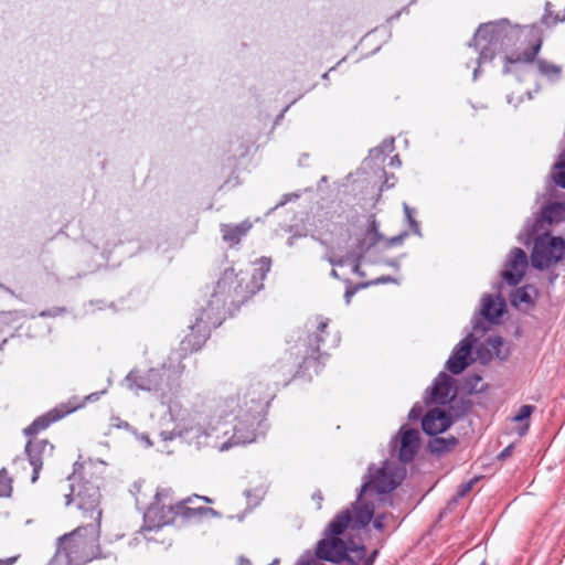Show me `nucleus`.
<instances>
[{"instance_id": "obj_26", "label": "nucleus", "mask_w": 565, "mask_h": 565, "mask_svg": "<svg viewBox=\"0 0 565 565\" xmlns=\"http://www.w3.org/2000/svg\"><path fill=\"white\" fill-rule=\"evenodd\" d=\"M501 32H502V26L499 23L489 22V23L481 24L479 26L476 36L482 38L484 40H489L490 42H492L493 40H495L497 38L500 36Z\"/></svg>"}, {"instance_id": "obj_9", "label": "nucleus", "mask_w": 565, "mask_h": 565, "mask_svg": "<svg viewBox=\"0 0 565 565\" xmlns=\"http://www.w3.org/2000/svg\"><path fill=\"white\" fill-rule=\"evenodd\" d=\"M316 331L307 339V349L305 360H320L328 355L329 351L337 348L340 343V337L337 331L328 330V319L319 318L316 320Z\"/></svg>"}, {"instance_id": "obj_19", "label": "nucleus", "mask_w": 565, "mask_h": 565, "mask_svg": "<svg viewBox=\"0 0 565 565\" xmlns=\"http://www.w3.org/2000/svg\"><path fill=\"white\" fill-rule=\"evenodd\" d=\"M456 395L454 380L446 373H440L434 382L430 399L436 404H446Z\"/></svg>"}, {"instance_id": "obj_35", "label": "nucleus", "mask_w": 565, "mask_h": 565, "mask_svg": "<svg viewBox=\"0 0 565 565\" xmlns=\"http://www.w3.org/2000/svg\"><path fill=\"white\" fill-rule=\"evenodd\" d=\"M20 558V555H13L7 558H0V565H13Z\"/></svg>"}, {"instance_id": "obj_3", "label": "nucleus", "mask_w": 565, "mask_h": 565, "mask_svg": "<svg viewBox=\"0 0 565 565\" xmlns=\"http://www.w3.org/2000/svg\"><path fill=\"white\" fill-rule=\"evenodd\" d=\"M270 267V258L262 257L254 263L252 269L236 271L233 267L227 268L217 280L213 296L232 303H243L263 288Z\"/></svg>"}, {"instance_id": "obj_15", "label": "nucleus", "mask_w": 565, "mask_h": 565, "mask_svg": "<svg viewBox=\"0 0 565 565\" xmlns=\"http://www.w3.org/2000/svg\"><path fill=\"white\" fill-rule=\"evenodd\" d=\"M472 345L473 339L471 337H467L459 342L446 363V367L450 373L458 375L470 365L473 361L471 358Z\"/></svg>"}, {"instance_id": "obj_38", "label": "nucleus", "mask_w": 565, "mask_h": 565, "mask_svg": "<svg viewBox=\"0 0 565 565\" xmlns=\"http://www.w3.org/2000/svg\"><path fill=\"white\" fill-rule=\"evenodd\" d=\"M489 342L491 343L492 347H495L497 344H501V339L500 338H494V339H489Z\"/></svg>"}, {"instance_id": "obj_33", "label": "nucleus", "mask_w": 565, "mask_h": 565, "mask_svg": "<svg viewBox=\"0 0 565 565\" xmlns=\"http://www.w3.org/2000/svg\"><path fill=\"white\" fill-rule=\"evenodd\" d=\"M475 481L471 480L469 482L462 483L458 488L457 497L463 498L467 493H469L472 489Z\"/></svg>"}, {"instance_id": "obj_12", "label": "nucleus", "mask_w": 565, "mask_h": 565, "mask_svg": "<svg viewBox=\"0 0 565 565\" xmlns=\"http://www.w3.org/2000/svg\"><path fill=\"white\" fill-rule=\"evenodd\" d=\"M519 36L529 42V46L515 55L505 56V64L524 63L530 64L534 62L537 53L541 50L543 39L541 30L535 25L524 26L520 30Z\"/></svg>"}, {"instance_id": "obj_2", "label": "nucleus", "mask_w": 565, "mask_h": 565, "mask_svg": "<svg viewBox=\"0 0 565 565\" xmlns=\"http://www.w3.org/2000/svg\"><path fill=\"white\" fill-rule=\"evenodd\" d=\"M373 519V508L362 498L338 513L329 523L326 531V537L320 540L316 547V556L319 559L339 563L347 558L353 562V557L348 555L345 542L339 537L347 529L359 530L365 527Z\"/></svg>"}, {"instance_id": "obj_23", "label": "nucleus", "mask_w": 565, "mask_h": 565, "mask_svg": "<svg viewBox=\"0 0 565 565\" xmlns=\"http://www.w3.org/2000/svg\"><path fill=\"white\" fill-rule=\"evenodd\" d=\"M505 302L500 298H494L492 296H486L482 299V316L491 321H497L504 312Z\"/></svg>"}, {"instance_id": "obj_22", "label": "nucleus", "mask_w": 565, "mask_h": 565, "mask_svg": "<svg viewBox=\"0 0 565 565\" xmlns=\"http://www.w3.org/2000/svg\"><path fill=\"white\" fill-rule=\"evenodd\" d=\"M252 226L249 221H244L236 225L223 224L221 226L223 239L232 245H236L241 242L242 237L247 235Z\"/></svg>"}, {"instance_id": "obj_24", "label": "nucleus", "mask_w": 565, "mask_h": 565, "mask_svg": "<svg viewBox=\"0 0 565 565\" xmlns=\"http://www.w3.org/2000/svg\"><path fill=\"white\" fill-rule=\"evenodd\" d=\"M535 411V406L533 405H522L516 414L511 418L512 422L520 424L518 426L516 431L520 436L526 434L530 428V417Z\"/></svg>"}, {"instance_id": "obj_27", "label": "nucleus", "mask_w": 565, "mask_h": 565, "mask_svg": "<svg viewBox=\"0 0 565 565\" xmlns=\"http://www.w3.org/2000/svg\"><path fill=\"white\" fill-rule=\"evenodd\" d=\"M537 67H539V71L541 74H543L544 76H546L551 79L559 78L561 73H562L561 66L550 63L545 60H539Z\"/></svg>"}, {"instance_id": "obj_4", "label": "nucleus", "mask_w": 565, "mask_h": 565, "mask_svg": "<svg viewBox=\"0 0 565 565\" xmlns=\"http://www.w3.org/2000/svg\"><path fill=\"white\" fill-rule=\"evenodd\" d=\"M100 532L99 522L79 525L58 539V553L67 559L68 565H85L103 558L105 555L99 543Z\"/></svg>"}, {"instance_id": "obj_10", "label": "nucleus", "mask_w": 565, "mask_h": 565, "mask_svg": "<svg viewBox=\"0 0 565 565\" xmlns=\"http://www.w3.org/2000/svg\"><path fill=\"white\" fill-rule=\"evenodd\" d=\"M214 312L204 308L195 312L194 321L190 323V332L181 341V351L192 353L202 348L210 334V323L214 322Z\"/></svg>"}, {"instance_id": "obj_1", "label": "nucleus", "mask_w": 565, "mask_h": 565, "mask_svg": "<svg viewBox=\"0 0 565 565\" xmlns=\"http://www.w3.org/2000/svg\"><path fill=\"white\" fill-rule=\"evenodd\" d=\"M107 467L103 461L92 459L77 463L70 478L66 504H73L83 520L102 523V492Z\"/></svg>"}, {"instance_id": "obj_20", "label": "nucleus", "mask_w": 565, "mask_h": 565, "mask_svg": "<svg viewBox=\"0 0 565 565\" xmlns=\"http://www.w3.org/2000/svg\"><path fill=\"white\" fill-rule=\"evenodd\" d=\"M565 220V203L553 202L545 205L537 217L534 231L545 230L544 224L553 225Z\"/></svg>"}, {"instance_id": "obj_28", "label": "nucleus", "mask_w": 565, "mask_h": 565, "mask_svg": "<svg viewBox=\"0 0 565 565\" xmlns=\"http://www.w3.org/2000/svg\"><path fill=\"white\" fill-rule=\"evenodd\" d=\"M552 177L555 184L565 189V156L556 162Z\"/></svg>"}, {"instance_id": "obj_7", "label": "nucleus", "mask_w": 565, "mask_h": 565, "mask_svg": "<svg viewBox=\"0 0 565 565\" xmlns=\"http://www.w3.org/2000/svg\"><path fill=\"white\" fill-rule=\"evenodd\" d=\"M406 470L395 462L384 461L382 467L370 473V480L365 482L356 500L361 498L375 510L374 502L367 497L371 491L384 494L393 491L405 478Z\"/></svg>"}, {"instance_id": "obj_16", "label": "nucleus", "mask_w": 565, "mask_h": 565, "mask_svg": "<svg viewBox=\"0 0 565 565\" xmlns=\"http://www.w3.org/2000/svg\"><path fill=\"white\" fill-rule=\"evenodd\" d=\"M76 407H71L66 404H61L53 409L49 411L44 415L38 417L33 423L24 429L26 436H34L40 431L46 429L53 423L62 419L66 415L74 412Z\"/></svg>"}, {"instance_id": "obj_37", "label": "nucleus", "mask_w": 565, "mask_h": 565, "mask_svg": "<svg viewBox=\"0 0 565 565\" xmlns=\"http://www.w3.org/2000/svg\"><path fill=\"white\" fill-rule=\"evenodd\" d=\"M355 290L354 289H348L345 291V298H347V301L350 302V299L351 297L354 295Z\"/></svg>"}, {"instance_id": "obj_13", "label": "nucleus", "mask_w": 565, "mask_h": 565, "mask_svg": "<svg viewBox=\"0 0 565 565\" xmlns=\"http://www.w3.org/2000/svg\"><path fill=\"white\" fill-rule=\"evenodd\" d=\"M420 446L419 431L415 428L402 426L395 437V449L398 452V459L404 462H411L415 458Z\"/></svg>"}, {"instance_id": "obj_39", "label": "nucleus", "mask_w": 565, "mask_h": 565, "mask_svg": "<svg viewBox=\"0 0 565 565\" xmlns=\"http://www.w3.org/2000/svg\"><path fill=\"white\" fill-rule=\"evenodd\" d=\"M195 498H199L201 500H203L204 502L206 503H212V499L207 498V497H200V495H194Z\"/></svg>"}, {"instance_id": "obj_29", "label": "nucleus", "mask_w": 565, "mask_h": 565, "mask_svg": "<svg viewBox=\"0 0 565 565\" xmlns=\"http://www.w3.org/2000/svg\"><path fill=\"white\" fill-rule=\"evenodd\" d=\"M12 479L6 469L0 470V498L10 497L12 493Z\"/></svg>"}, {"instance_id": "obj_41", "label": "nucleus", "mask_w": 565, "mask_h": 565, "mask_svg": "<svg viewBox=\"0 0 565 565\" xmlns=\"http://www.w3.org/2000/svg\"><path fill=\"white\" fill-rule=\"evenodd\" d=\"M480 565H487L484 562H482Z\"/></svg>"}, {"instance_id": "obj_21", "label": "nucleus", "mask_w": 565, "mask_h": 565, "mask_svg": "<svg viewBox=\"0 0 565 565\" xmlns=\"http://www.w3.org/2000/svg\"><path fill=\"white\" fill-rule=\"evenodd\" d=\"M191 502V497L177 502V516H181L184 520H193L217 515L214 509L207 507L192 508L189 505Z\"/></svg>"}, {"instance_id": "obj_17", "label": "nucleus", "mask_w": 565, "mask_h": 565, "mask_svg": "<svg viewBox=\"0 0 565 565\" xmlns=\"http://www.w3.org/2000/svg\"><path fill=\"white\" fill-rule=\"evenodd\" d=\"M54 446L46 440H29L25 451L29 456L30 463L33 467L32 482L39 478V472L43 466V457L52 456Z\"/></svg>"}, {"instance_id": "obj_14", "label": "nucleus", "mask_w": 565, "mask_h": 565, "mask_svg": "<svg viewBox=\"0 0 565 565\" xmlns=\"http://www.w3.org/2000/svg\"><path fill=\"white\" fill-rule=\"evenodd\" d=\"M529 266L526 253L519 247L513 248L505 263V268L502 271V278L510 286H516L524 277Z\"/></svg>"}, {"instance_id": "obj_30", "label": "nucleus", "mask_w": 565, "mask_h": 565, "mask_svg": "<svg viewBox=\"0 0 565 565\" xmlns=\"http://www.w3.org/2000/svg\"><path fill=\"white\" fill-rule=\"evenodd\" d=\"M351 552L354 554V557L363 561L362 565H373L377 555V551H374L369 557H366V548L364 545L352 548Z\"/></svg>"}, {"instance_id": "obj_6", "label": "nucleus", "mask_w": 565, "mask_h": 565, "mask_svg": "<svg viewBox=\"0 0 565 565\" xmlns=\"http://www.w3.org/2000/svg\"><path fill=\"white\" fill-rule=\"evenodd\" d=\"M269 403L266 398L256 397V392H248L243 397L236 419L238 424L234 427V444L252 443L256 438V428L264 420Z\"/></svg>"}, {"instance_id": "obj_40", "label": "nucleus", "mask_w": 565, "mask_h": 565, "mask_svg": "<svg viewBox=\"0 0 565 565\" xmlns=\"http://www.w3.org/2000/svg\"><path fill=\"white\" fill-rule=\"evenodd\" d=\"M227 447H228V446H227V444H226V443H224V444L220 447V450H225V449H227Z\"/></svg>"}, {"instance_id": "obj_32", "label": "nucleus", "mask_w": 565, "mask_h": 565, "mask_svg": "<svg viewBox=\"0 0 565 565\" xmlns=\"http://www.w3.org/2000/svg\"><path fill=\"white\" fill-rule=\"evenodd\" d=\"M529 302H531V297L526 290V287L516 289L513 295V298H512V303L519 305V303H529Z\"/></svg>"}, {"instance_id": "obj_11", "label": "nucleus", "mask_w": 565, "mask_h": 565, "mask_svg": "<svg viewBox=\"0 0 565 565\" xmlns=\"http://www.w3.org/2000/svg\"><path fill=\"white\" fill-rule=\"evenodd\" d=\"M343 214L344 209L339 204L338 207L317 215L315 221L316 232L323 243H333L337 236L342 235L343 230L348 232L344 223L340 221Z\"/></svg>"}, {"instance_id": "obj_36", "label": "nucleus", "mask_w": 565, "mask_h": 565, "mask_svg": "<svg viewBox=\"0 0 565 565\" xmlns=\"http://www.w3.org/2000/svg\"><path fill=\"white\" fill-rule=\"evenodd\" d=\"M512 448H513L512 446H508L507 448H504V449L500 452L499 458H500V459H504V458L509 457V456L511 455V452H512Z\"/></svg>"}, {"instance_id": "obj_31", "label": "nucleus", "mask_w": 565, "mask_h": 565, "mask_svg": "<svg viewBox=\"0 0 565 565\" xmlns=\"http://www.w3.org/2000/svg\"><path fill=\"white\" fill-rule=\"evenodd\" d=\"M145 381H147V385H140L141 388L143 390H152L154 386H157L159 384V380H160V376H159V372L158 370H154V369H150L148 370L143 377H142Z\"/></svg>"}, {"instance_id": "obj_34", "label": "nucleus", "mask_w": 565, "mask_h": 565, "mask_svg": "<svg viewBox=\"0 0 565 565\" xmlns=\"http://www.w3.org/2000/svg\"><path fill=\"white\" fill-rule=\"evenodd\" d=\"M385 514H379L374 518L373 525L376 530L382 531L385 527Z\"/></svg>"}, {"instance_id": "obj_25", "label": "nucleus", "mask_w": 565, "mask_h": 565, "mask_svg": "<svg viewBox=\"0 0 565 565\" xmlns=\"http://www.w3.org/2000/svg\"><path fill=\"white\" fill-rule=\"evenodd\" d=\"M457 444L458 440L455 437H435L429 441L428 447L433 454H443L455 448Z\"/></svg>"}, {"instance_id": "obj_18", "label": "nucleus", "mask_w": 565, "mask_h": 565, "mask_svg": "<svg viewBox=\"0 0 565 565\" xmlns=\"http://www.w3.org/2000/svg\"><path fill=\"white\" fill-rule=\"evenodd\" d=\"M450 425L451 417L439 408L430 409L422 420L423 430L431 436L445 431Z\"/></svg>"}, {"instance_id": "obj_5", "label": "nucleus", "mask_w": 565, "mask_h": 565, "mask_svg": "<svg viewBox=\"0 0 565 565\" xmlns=\"http://www.w3.org/2000/svg\"><path fill=\"white\" fill-rule=\"evenodd\" d=\"M177 502L173 492L168 488H157L152 501L143 514L141 533L147 540H156L151 533L170 525L177 519Z\"/></svg>"}, {"instance_id": "obj_8", "label": "nucleus", "mask_w": 565, "mask_h": 565, "mask_svg": "<svg viewBox=\"0 0 565 565\" xmlns=\"http://www.w3.org/2000/svg\"><path fill=\"white\" fill-rule=\"evenodd\" d=\"M565 257V239L561 236H551L547 232L539 235L534 241L531 254L532 266L536 269H546Z\"/></svg>"}]
</instances>
